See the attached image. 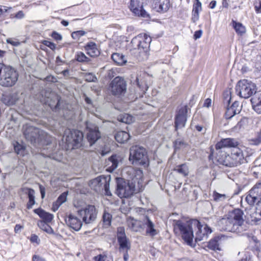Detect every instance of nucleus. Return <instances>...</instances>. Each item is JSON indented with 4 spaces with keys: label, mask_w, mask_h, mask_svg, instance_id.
I'll list each match as a JSON object with an SVG mask.
<instances>
[{
    "label": "nucleus",
    "mask_w": 261,
    "mask_h": 261,
    "mask_svg": "<svg viewBox=\"0 0 261 261\" xmlns=\"http://www.w3.org/2000/svg\"><path fill=\"white\" fill-rule=\"evenodd\" d=\"M174 230L175 232L178 231L182 239L189 245H191L194 238L193 229L197 228L195 241H201L207 238L208 235L212 233L211 228L206 224L202 225L196 219L186 222L180 220H174Z\"/></svg>",
    "instance_id": "obj_1"
},
{
    "label": "nucleus",
    "mask_w": 261,
    "mask_h": 261,
    "mask_svg": "<svg viewBox=\"0 0 261 261\" xmlns=\"http://www.w3.org/2000/svg\"><path fill=\"white\" fill-rule=\"evenodd\" d=\"M244 212L239 208L229 212L218 222V227L220 231L241 233L245 230Z\"/></svg>",
    "instance_id": "obj_2"
},
{
    "label": "nucleus",
    "mask_w": 261,
    "mask_h": 261,
    "mask_svg": "<svg viewBox=\"0 0 261 261\" xmlns=\"http://www.w3.org/2000/svg\"><path fill=\"white\" fill-rule=\"evenodd\" d=\"M126 173L129 175L127 182L123 179L118 180L116 193L120 197H129L133 194L135 191V184L140 182L143 177V172L139 169L128 168Z\"/></svg>",
    "instance_id": "obj_3"
},
{
    "label": "nucleus",
    "mask_w": 261,
    "mask_h": 261,
    "mask_svg": "<svg viewBox=\"0 0 261 261\" xmlns=\"http://www.w3.org/2000/svg\"><path fill=\"white\" fill-rule=\"evenodd\" d=\"M18 73L11 66L0 63V85L4 87H12L18 80Z\"/></svg>",
    "instance_id": "obj_4"
},
{
    "label": "nucleus",
    "mask_w": 261,
    "mask_h": 261,
    "mask_svg": "<svg viewBox=\"0 0 261 261\" xmlns=\"http://www.w3.org/2000/svg\"><path fill=\"white\" fill-rule=\"evenodd\" d=\"M129 160L133 164L141 165L144 167L148 165V158L146 150L142 146H133L129 150Z\"/></svg>",
    "instance_id": "obj_5"
},
{
    "label": "nucleus",
    "mask_w": 261,
    "mask_h": 261,
    "mask_svg": "<svg viewBox=\"0 0 261 261\" xmlns=\"http://www.w3.org/2000/svg\"><path fill=\"white\" fill-rule=\"evenodd\" d=\"M63 139L68 147L77 148L82 145L83 140V133L77 129H66L64 131Z\"/></svg>",
    "instance_id": "obj_6"
},
{
    "label": "nucleus",
    "mask_w": 261,
    "mask_h": 261,
    "mask_svg": "<svg viewBox=\"0 0 261 261\" xmlns=\"http://www.w3.org/2000/svg\"><path fill=\"white\" fill-rule=\"evenodd\" d=\"M238 95L244 98H248L256 93V86L255 84L247 80H240L236 86Z\"/></svg>",
    "instance_id": "obj_7"
},
{
    "label": "nucleus",
    "mask_w": 261,
    "mask_h": 261,
    "mask_svg": "<svg viewBox=\"0 0 261 261\" xmlns=\"http://www.w3.org/2000/svg\"><path fill=\"white\" fill-rule=\"evenodd\" d=\"M23 135L28 141L31 144L36 146V144L39 143L43 138V132L32 126L25 125L23 127Z\"/></svg>",
    "instance_id": "obj_8"
},
{
    "label": "nucleus",
    "mask_w": 261,
    "mask_h": 261,
    "mask_svg": "<svg viewBox=\"0 0 261 261\" xmlns=\"http://www.w3.org/2000/svg\"><path fill=\"white\" fill-rule=\"evenodd\" d=\"M90 186L91 189L97 193L102 192L105 191V194L106 195H111L109 189V180H108L107 178L103 175L99 176L91 180L90 182Z\"/></svg>",
    "instance_id": "obj_9"
},
{
    "label": "nucleus",
    "mask_w": 261,
    "mask_h": 261,
    "mask_svg": "<svg viewBox=\"0 0 261 261\" xmlns=\"http://www.w3.org/2000/svg\"><path fill=\"white\" fill-rule=\"evenodd\" d=\"M151 42V38L150 36L146 34H140L133 38L130 43L134 49L147 52Z\"/></svg>",
    "instance_id": "obj_10"
},
{
    "label": "nucleus",
    "mask_w": 261,
    "mask_h": 261,
    "mask_svg": "<svg viewBox=\"0 0 261 261\" xmlns=\"http://www.w3.org/2000/svg\"><path fill=\"white\" fill-rule=\"evenodd\" d=\"M150 0H130L129 9L136 15L143 18H148L149 15L147 13L145 7Z\"/></svg>",
    "instance_id": "obj_11"
},
{
    "label": "nucleus",
    "mask_w": 261,
    "mask_h": 261,
    "mask_svg": "<svg viewBox=\"0 0 261 261\" xmlns=\"http://www.w3.org/2000/svg\"><path fill=\"white\" fill-rule=\"evenodd\" d=\"M97 212L94 205H88L77 211V215L86 224L93 222L96 219Z\"/></svg>",
    "instance_id": "obj_12"
},
{
    "label": "nucleus",
    "mask_w": 261,
    "mask_h": 261,
    "mask_svg": "<svg viewBox=\"0 0 261 261\" xmlns=\"http://www.w3.org/2000/svg\"><path fill=\"white\" fill-rule=\"evenodd\" d=\"M245 201L250 206L261 203V182L256 184L247 193Z\"/></svg>",
    "instance_id": "obj_13"
},
{
    "label": "nucleus",
    "mask_w": 261,
    "mask_h": 261,
    "mask_svg": "<svg viewBox=\"0 0 261 261\" xmlns=\"http://www.w3.org/2000/svg\"><path fill=\"white\" fill-rule=\"evenodd\" d=\"M110 88L113 95L119 96L125 92L126 84L124 79L120 76H117L112 81Z\"/></svg>",
    "instance_id": "obj_14"
},
{
    "label": "nucleus",
    "mask_w": 261,
    "mask_h": 261,
    "mask_svg": "<svg viewBox=\"0 0 261 261\" xmlns=\"http://www.w3.org/2000/svg\"><path fill=\"white\" fill-rule=\"evenodd\" d=\"M142 225L145 229V235L152 238L160 233V230L151 219L147 215L144 216L141 220Z\"/></svg>",
    "instance_id": "obj_15"
},
{
    "label": "nucleus",
    "mask_w": 261,
    "mask_h": 261,
    "mask_svg": "<svg viewBox=\"0 0 261 261\" xmlns=\"http://www.w3.org/2000/svg\"><path fill=\"white\" fill-rule=\"evenodd\" d=\"M188 107L185 106L180 108L175 117V129L176 131L179 128L184 127L187 120Z\"/></svg>",
    "instance_id": "obj_16"
},
{
    "label": "nucleus",
    "mask_w": 261,
    "mask_h": 261,
    "mask_svg": "<svg viewBox=\"0 0 261 261\" xmlns=\"http://www.w3.org/2000/svg\"><path fill=\"white\" fill-rule=\"evenodd\" d=\"M216 154V160L220 164L228 167L237 166L231 154H228L225 151H220Z\"/></svg>",
    "instance_id": "obj_17"
},
{
    "label": "nucleus",
    "mask_w": 261,
    "mask_h": 261,
    "mask_svg": "<svg viewBox=\"0 0 261 261\" xmlns=\"http://www.w3.org/2000/svg\"><path fill=\"white\" fill-rule=\"evenodd\" d=\"M225 99V100L227 101L228 105H229L231 99L230 97L228 96ZM241 108L242 107L240 106L239 102L237 101L233 102L230 106H228L225 114V118L229 119L234 115L239 114L241 111Z\"/></svg>",
    "instance_id": "obj_18"
},
{
    "label": "nucleus",
    "mask_w": 261,
    "mask_h": 261,
    "mask_svg": "<svg viewBox=\"0 0 261 261\" xmlns=\"http://www.w3.org/2000/svg\"><path fill=\"white\" fill-rule=\"evenodd\" d=\"M238 145V142L235 139L229 138L222 139L215 145L216 153H219L220 151H225L223 150L225 148H237Z\"/></svg>",
    "instance_id": "obj_19"
},
{
    "label": "nucleus",
    "mask_w": 261,
    "mask_h": 261,
    "mask_svg": "<svg viewBox=\"0 0 261 261\" xmlns=\"http://www.w3.org/2000/svg\"><path fill=\"white\" fill-rule=\"evenodd\" d=\"M87 128L88 129L87 138L90 145L92 146L100 138L101 134L98 127L95 125H89L87 124Z\"/></svg>",
    "instance_id": "obj_20"
},
{
    "label": "nucleus",
    "mask_w": 261,
    "mask_h": 261,
    "mask_svg": "<svg viewBox=\"0 0 261 261\" xmlns=\"http://www.w3.org/2000/svg\"><path fill=\"white\" fill-rule=\"evenodd\" d=\"M117 238L120 246V249H126L127 250L130 249V246L123 227H119L117 228Z\"/></svg>",
    "instance_id": "obj_21"
},
{
    "label": "nucleus",
    "mask_w": 261,
    "mask_h": 261,
    "mask_svg": "<svg viewBox=\"0 0 261 261\" xmlns=\"http://www.w3.org/2000/svg\"><path fill=\"white\" fill-rule=\"evenodd\" d=\"M79 217L77 215V216H75L72 214H70L65 219L66 223L70 228L76 231H79L81 229L83 224L82 221Z\"/></svg>",
    "instance_id": "obj_22"
},
{
    "label": "nucleus",
    "mask_w": 261,
    "mask_h": 261,
    "mask_svg": "<svg viewBox=\"0 0 261 261\" xmlns=\"http://www.w3.org/2000/svg\"><path fill=\"white\" fill-rule=\"evenodd\" d=\"M169 0H153V8L158 12L164 13L167 12L170 8Z\"/></svg>",
    "instance_id": "obj_23"
},
{
    "label": "nucleus",
    "mask_w": 261,
    "mask_h": 261,
    "mask_svg": "<svg viewBox=\"0 0 261 261\" xmlns=\"http://www.w3.org/2000/svg\"><path fill=\"white\" fill-rule=\"evenodd\" d=\"M250 101L253 110L256 113L261 114V91L255 93L251 97Z\"/></svg>",
    "instance_id": "obj_24"
},
{
    "label": "nucleus",
    "mask_w": 261,
    "mask_h": 261,
    "mask_svg": "<svg viewBox=\"0 0 261 261\" xmlns=\"http://www.w3.org/2000/svg\"><path fill=\"white\" fill-rule=\"evenodd\" d=\"M231 156L234 159L237 166L243 164L244 161V156L243 151L239 147L233 148L231 152Z\"/></svg>",
    "instance_id": "obj_25"
},
{
    "label": "nucleus",
    "mask_w": 261,
    "mask_h": 261,
    "mask_svg": "<svg viewBox=\"0 0 261 261\" xmlns=\"http://www.w3.org/2000/svg\"><path fill=\"white\" fill-rule=\"evenodd\" d=\"M34 212L37 214L45 222L50 223L54 218V215L48 213L41 208L35 209Z\"/></svg>",
    "instance_id": "obj_26"
},
{
    "label": "nucleus",
    "mask_w": 261,
    "mask_h": 261,
    "mask_svg": "<svg viewBox=\"0 0 261 261\" xmlns=\"http://www.w3.org/2000/svg\"><path fill=\"white\" fill-rule=\"evenodd\" d=\"M87 54L91 57L98 56L100 52L97 47L96 44L93 42H88L85 46Z\"/></svg>",
    "instance_id": "obj_27"
},
{
    "label": "nucleus",
    "mask_w": 261,
    "mask_h": 261,
    "mask_svg": "<svg viewBox=\"0 0 261 261\" xmlns=\"http://www.w3.org/2000/svg\"><path fill=\"white\" fill-rule=\"evenodd\" d=\"M133 84L137 85L143 94H144L148 88L145 77L141 75L136 77Z\"/></svg>",
    "instance_id": "obj_28"
},
{
    "label": "nucleus",
    "mask_w": 261,
    "mask_h": 261,
    "mask_svg": "<svg viewBox=\"0 0 261 261\" xmlns=\"http://www.w3.org/2000/svg\"><path fill=\"white\" fill-rule=\"evenodd\" d=\"M19 100L17 93L4 95L2 98L3 102L6 105L12 106L16 104Z\"/></svg>",
    "instance_id": "obj_29"
},
{
    "label": "nucleus",
    "mask_w": 261,
    "mask_h": 261,
    "mask_svg": "<svg viewBox=\"0 0 261 261\" xmlns=\"http://www.w3.org/2000/svg\"><path fill=\"white\" fill-rule=\"evenodd\" d=\"M256 207L253 213L251 214L252 221L256 224H261V203H255Z\"/></svg>",
    "instance_id": "obj_30"
},
{
    "label": "nucleus",
    "mask_w": 261,
    "mask_h": 261,
    "mask_svg": "<svg viewBox=\"0 0 261 261\" xmlns=\"http://www.w3.org/2000/svg\"><path fill=\"white\" fill-rule=\"evenodd\" d=\"M119 161V157L116 154L112 155L110 157L108 161V165L109 166L108 170L110 172H113L117 168Z\"/></svg>",
    "instance_id": "obj_31"
},
{
    "label": "nucleus",
    "mask_w": 261,
    "mask_h": 261,
    "mask_svg": "<svg viewBox=\"0 0 261 261\" xmlns=\"http://www.w3.org/2000/svg\"><path fill=\"white\" fill-rule=\"evenodd\" d=\"M130 135L125 131H118L115 135L116 140L120 143L126 142L130 138Z\"/></svg>",
    "instance_id": "obj_32"
},
{
    "label": "nucleus",
    "mask_w": 261,
    "mask_h": 261,
    "mask_svg": "<svg viewBox=\"0 0 261 261\" xmlns=\"http://www.w3.org/2000/svg\"><path fill=\"white\" fill-rule=\"evenodd\" d=\"M201 3L199 1H198L193 5L192 10V20L193 22H196L199 19V12L201 10Z\"/></svg>",
    "instance_id": "obj_33"
},
{
    "label": "nucleus",
    "mask_w": 261,
    "mask_h": 261,
    "mask_svg": "<svg viewBox=\"0 0 261 261\" xmlns=\"http://www.w3.org/2000/svg\"><path fill=\"white\" fill-rule=\"evenodd\" d=\"M14 149L15 152L20 156H24L25 154L26 148L25 146L22 143H19L17 141L14 144Z\"/></svg>",
    "instance_id": "obj_34"
},
{
    "label": "nucleus",
    "mask_w": 261,
    "mask_h": 261,
    "mask_svg": "<svg viewBox=\"0 0 261 261\" xmlns=\"http://www.w3.org/2000/svg\"><path fill=\"white\" fill-rule=\"evenodd\" d=\"M113 61L117 64L122 65L126 62V60L122 54L119 53H114L111 56Z\"/></svg>",
    "instance_id": "obj_35"
},
{
    "label": "nucleus",
    "mask_w": 261,
    "mask_h": 261,
    "mask_svg": "<svg viewBox=\"0 0 261 261\" xmlns=\"http://www.w3.org/2000/svg\"><path fill=\"white\" fill-rule=\"evenodd\" d=\"M28 195L29 198V201L27 204V207L28 209L30 210L32 208L33 206L35 204V191L30 188L27 189Z\"/></svg>",
    "instance_id": "obj_36"
},
{
    "label": "nucleus",
    "mask_w": 261,
    "mask_h": 261,
    "mask_svg": "<svg viewBox=\"0 0 261 261\" xmlns=\"http://www.w3.org/2000/svg\"><path fill=\"white\" fill-rule=\"evenodd\" d=\"M219 240V238L218 237L214 238L208 242L207 247L212 250H221V248L218 243Z\"/></svg>",
    "instance_id": "obj_37"
},
{
    "label": "nucleus",
    "mask_w": 261,
    "mask_h": 261,
    "mask_svg": "<svg viewBox=\"0 0 261 261\" xmlns=\"http://www.w3.org/2000/svg\"><path fill=\"white\" fill-rule=\"evenodd\" d=\"M213 199L215 201L223 202L226 200H229L230 197L229 196L226 194H220L216 191H214L213 194Z\"/></svg>",
    "instance_id": "obj_38"
},
{
    "label": "nucleus",
    "mask_w": 261,
    "mask_h": 261,
    "mask_svg": "<svg viewBox=\"0 0 261 261\" xmlns=\"http://www.w3.org/2000/svg\"><path fill=\"white\" fill-rule=\"evenodd\" d=\"M48 222H45L43 221H39L38 226L48 234H54V231L53 228L48 224Z\"/></svg>",
    "instance_id": "obj_39"
},
{
    "label": "nucleus",
    "mask_w": 261,
    "mask_h": 261,
    "mask_svg": "<svg viewBox=\"0 0 261 261\" xmlns=\"http://www.w3.org/2000/svg\"><path fill=\"white\" fill-rule=\"evenodd\" d=\"M174 170L184 176H187L189 173V168L186 164L177 166Z\"/></svg>",
    "instance_id": "obj_40"
},
{
    "label": "nucleus",
    "mask_w": 261,
    "mask_h": 261,
    "mask_svg": "<svg viewBox=\"0 0 261 261\" xmlns=\"http://www.w3.org/2000/svg\"><path fill=\"white\" fill-rule=\"evenodd\" d=\"M67 195V193L64 192L59 196L57 200L54 202V206H57L56 209H58L61 204L66 201Z\"/></svg>",
    "instance_id": "obj_41"
},
{
    "label": "nucleus",
    "mask_w": 261,
    "mask_h": 261,
    "mask_svg": "<svg viewBox=\"0 0 261 261\" xmlns=\"http://www.w3.org/2000/svg\"><path fill=\"white\" fill-rule=\"evenodd\" d=\"M103 223L105 227H108L111 224L112 215L107 212H105L102 216Z\"/></svg>",
    "instance_id": "obj_42"
},
{
    "label": "nucleus",
    "mask_w": 261,
    "mask_h": 261,
    "mask_svg": "<svg viewBox=\"0 0 261 261\" xmlns=\"http://www.w3.org/2000/svg\"><path fill=\"white\" fill-rule=\"evenodd\" d=\"M187 144L181 139H177L174 143V147L175 151L186 147Z\"/></svg>",
    "instance_id": "obj_43"
},
{
    "label": "nucleus",
    "mask_w": 261,
    "mask_h": 261,
    "mask_svg": "<svg viewBox=\"0 0 261 261\" xmlns=\"http://www.w3.org/2000/svg\"><path fill=\"white\" fill-rule=\"evenodd\" d=\"M76 60L79 62H88L90 61V59L81 51L77 53Z\"/></svg>",
    "instance_id": "obj_44"
},
{
    "label": "nucleus",
    "mask_w": 261,
    "mask_h": 261,
    "mask_svg": "<svg viewBox=\"0 0 261 261\" xmlns=\"http://www.w3.org/2000/svg\"><path fill=\"white\" fill-rule=\"evenodd\" d=\"M233 27L238 34L242 35L245 33V28L241 23L234 22Z\"/></svg>",
    "instance_id": "obj_45"
},
{
    "label": "nucleus",
    "mask_w": 261,
    "mask_h": 261,
    "mask_svg": "<svg viewBox=\"0 0 261 261\" xmlns=\"http://www.w3.org/2000/svg\"><path fill=\"white\" fill-rule=\"evenodd\" d=\"M86 34V32L83 30L75 31L72 33L71 37L74 40H79L80 38Z\"/></svg>",
    "instance_id": "obj_46"
},
{
    "label": "nucleus",
    "mask_w": 261,
    "mask_h": 261,
    "mask_svg": "<svg viewBox=\"0 0 261 261\" xmlns=\"http://www.w3.org/2000/svg\"><path fill=\"white\" fill-rule=\"evenodd\" d=\"M133 117L127 114H125L123 115V117L121 119L122 122L129 124L133 122Z\"/></svg>",
    "instance_id": "obj_47"
},
{
    "label": "nucleus",
    "mask_w": 261,
    "mask_h": 261,
    "mask_svg": "<svg viewBox=\"0 0 261 261\" xmlns=\"http://www.w3.org/2000/svg\"><path fill=\"white\" fill-rule=\"evenodd\" d=\"M12 7L0 5V16L5 15V13L12 10Z\"/></svg>",
    "instance_id": "obj_48"
},
{
    "label": "nucleus",
    "mask_w": 261,
    "mask_h": 261,
    "mask_svg": "<svg viewBox=\"0 0 261 261\" xmlns=\"http://www.w3.org/2000/svg\"><path fill=\"white\" fill-rule=\"evenodd\" d=\"M85 80L88 82H94L97 78L94 74L89 73L85 75Z\"/></svg>",
    "instance_id": "obj_49"
},
{
    "label": "nucleus",
    "mask_w": 261,
    "mask_h": 261,
    "mask_svg": "<svg viewBox=\"0 0 261 261\" xmlns=\"http://www.w3.org/2000/svg\"><path fill=\"white\" fill-rule=\"evenodd\" d=\"M42 43L44 45L48 47L53 50H54L56 48V45L52 42L47 40H44Z\"/></svg>",
    "instance_id": "obj_50"
},
{
    "label": "nucleus",
    "mask_w": 261,
    "mask_h": 261,
    "mask_svg": "<svg viewBox=\"0 0 261 261\" xmlns=\"http://www.w3.org/2000/svg\"><path fill=\"white\" fill-rule=\"evenodd\" d=\"M30 240L32 243H36L37 244H39L40 242V240L38 236L35 234L31 235Z\"/></svg>",
    "instance_id": "obj_51"
},
{
    "label": "nucleus",
    "mask_w": 261,
    "mask_h": 261,
    "mask_svg": "<svg viewBox=\"0 0 261 261\" xmlns=\"http://www.w3.org/2000/svg\"><path fill=\"white\" fill-rule=\"evenodd\" d=\"M107 258V256L103 254H99L95 256L93 258V261H105Z\"/></svg>",
    "instance_id": "obj_52"
},
{
    "label": "nucleus",
    "mask_w": 261,
    "mask_h": 261,
    "mask_svg": "<svg viewBox=\"0 0 261 261\" xmlns=\"http://www.w3.org/2000/svg\"><path fill=\"white\" fill-rule=\"evenodd\" d=\"M7 43L11 44L14 46H18L20 43L17 40H14L11 38H8L6 40Z\"/></svg>",
    "instance_id": "obj_53"
},
{
    "label": "nucleus",
    "mask_w": 261,
    "mask_h": 261,
    "mask_svg": "<svg viewBox=\"0 0 261 261\" xmlns=\"http://www.w3.org/2000/svg\"><path fill=\"white\" fill-rule=\"evenodd\" d=\"M51 37L57 41H60L62 39V35L55 31L52 33Z\"/></svg>",
    "instance_id": "obj_54"
},
{
    "label": "nucleus",
    "mask_w": 261,
    "mask_h": 261,
    "mask_svg": "<svg viewBox=\"0 0 261 261\" xmlns=\"http://www.w3.org/2000/svg\"><path fill=\"white\" fill-rule=\"evenodd\" d=\"M32 261H46V259L42 256L35 254L32 257Z\"/></svg>",
    "instance_id": "obj_55"
},
{
    "label": "nucleus",
    "mask_w": 261,
    "mask_h": 261,
    "mask_svg": "<svg viewBox=\"0 0 261 261\" xmlns=\"http://www.w3.org/2000/svg\"><path fill=\"white\" fill-rule=\"evenodd\" d=\"M202 31L200 30L195 32L194 34V38L195 40L200 38L201 37Z\"/></svg>",
    "instance_id": "obj_56"
},
{
    "label": "nucleus",
    "mask_w": 261,
    "mask_h": 261,
    "mask_svg": "<svg viewBox=\"0 0 261 261\" xmlns=\"http://www.w3.org/2000/svg\"><path fill=\"white\" fill-rule=\"evenodd\" d=\"M24 13L22 11H18L16 14H15L14 17L17 19H21L24 17Z\"/></svg>",
    "instance_id": "obj_57"
},
{
    "label": "nucleus",
    "mask_w": 261,
    "mask_h": 261,
    "mask_svg": "<svg viewBox=\"0 0 261 261\" xmlns=\"http://www.w3.org/2000/svg\"><path fill=\"white\" fill-rule=\"evenodd\" d=\"M255 10L257 13H261V1H259L258 5H255Z\"/></svg>",
    "instance_id": "obj_58"
},
{
    "label": "nucleus",
    "mask_w": 261,
    "mask_h": 261,
    "mask_svg": "<svg viewBox=\"0 0 261 261\" xmlns=\"http://www.w3.org/2000/svg\"><path fill=\"white\" fill-rule=\"evenodd\" d=\"M211 99L210 98H206L204 102L203 107L209 108L211 105Z\"/></svg>",
    "instance_id": "obj_59"
},
{
    "label": "nucleus",
    "mask_w": 261,
    "mask_h": 261,
    "mask_svg": "<svg viewBox=\"0 0 261 261\" xmlns=\"http://www.w3.org/2000/svg\"><path fill=\"white\" fill-rule=\"evenodd\" d=\"M45 80L47 82H55L57 81V79L54 76H52V75H49V76H47L46 78H45Z\"/></svg>",
    "instance_id": "obj_60"
},
{
    "label": "nucleus",
    "mask_w": 261,
    "mask_h": 261,
    "mask_svg": "<svg viewBox=\"0 0 261 261\" xmlns=\"http://www.w3.org/2000/svg\"><path fill=\"white\" fill-rule=\"evenodd\" d=\"M40 191L41 193V198H44L45 194V188L42 186H40Z\"/></svg>",
    "instance_id": "obj_61"
},
{
    "label": "nucleus",
    "mask_w": 261,
    "mask_h": 261,
    "mask_svg": "<svg viewBox=\"0 0 261 261\" xmlns=\"http://www.w3.org/2000/svg\"><path fill=\"white\" fill-rule=\"evenodd\" d=\"M22 228V227L20 225L16 224L14 227V231L16 233H18Z\"/></svg>",
    "instance_id": "obj_62"
},
{
    "label": "nucleus",
    "mask_w": 261,
    "mask_h": 261,
    "mask_svg": "<svg viewBox=\"0 0 261 261\" xmlns=\"http://www.w3.org/2000/svg\"><path fill=\"white\" fill-rule=\"evenodd\" d=\"M216 6V1H212L211 2L210 4V8L211 9H214L215 8Z\"/></svg>",
    "instance_id": "obj_63"
},
{
    "label": "nucleus",
    "mask_w": 261,
    "mask_h": 261,
    "mask_svg": "<svg viewBox=\"0 0 261 261\" xmlns=\"http://www.w3.org/2000/svg\"><path fill=\"white\" fill-rule=\"evenodd\" d=\"M222 6L224 8H227L229 6L227 0L222 1Z\"/></svg>",
    "instance_id": "obj_64"
}]
</instances>
